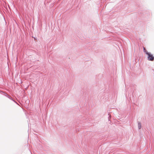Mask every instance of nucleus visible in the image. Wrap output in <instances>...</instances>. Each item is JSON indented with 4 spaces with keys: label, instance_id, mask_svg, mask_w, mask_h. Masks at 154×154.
Listing matches in <instances>:
<instances>
[{
    "label": "nucleus",
    "instance_id": "7ed1b4c3",
    "mask_svg": "<svg viewBox=\"0 0 154 154\" xmlns=\"http://www.w3.org/2000/svg\"><path fill=\"white\" fill-rule=\"evenodd\" d=\"M143 51L146 54V53H148L146 50L145 48L144 47H143Z\"/></svg>",
    "mask_w": 154,
    "mask_h": 154
},
{
    "label": "nucleus",
    "instance_id": "39448f33",
    "mask_svg": "<svg viewBox=\"0 0 154 154\" xmlns=\"http://www.w3.org/2000/svg\"><path fill=\"white\" fill-rule=\"evenodd\" d=\"M110 115L109 117H110Z\"/></svg>",
    "mask_w": 154,
    "mask_h": 154
},
{
    "label": "nucleus",
    "instance_id": "f257e3e1",
    "mask_svg": "<svg viewBox=\"0 0 154 154\" xmlns=\"http://www.w3.org/2000/svg\"><path fill=\"white\" fill-rule=\"evenodd\" d=\"M146 54L148 55L147 59L148 60L152 61L154 60V57L152 54L149 53H146Z\"/></svg>",
    "mask_w": 154,
    "mask_h": 154
},
{
    "label": "nucleus",
    "instance_id": "20e7f679",
    "mask_svg": "<svg viewBox=\"0 0 154 154\" xmlns=\"http://www.w3.org/2000/svg\"><path fill=\"white\" fill-rule=\"evenodd\" d=\"M13 100L16 103H17V104H18L17 103V102H16L14 100Z\"/></svg>",
    "mask_w": 154,
    "mask_h": 154
},
{
    "label": "nucleus",
    "instance_id": "f03ea898",
    "mask_svg": "<svg viewBox=\"0 0 154 154\" xmlns=\"http://www.w3.org/2000/svg\"><path fill=\"white\" fill-rule=\"evenodd\" d=\"M138 128L139 129H140L141 128V123L139 122H138Z\"/></svg>",
    "mask_w": 154,
    "mask_h": 154
}]
</instances>
